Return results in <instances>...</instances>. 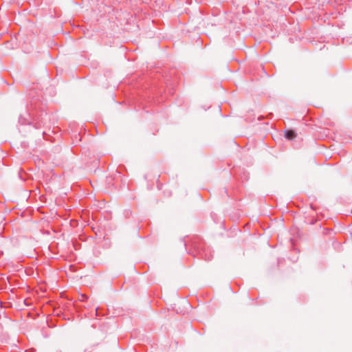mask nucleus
Instances as JSON below:
<instances>
[{"label":"nucleus","instance_id":"f257e3e1","mask_svg":"<svg viewBox=\"0 0 352 352\" xmlns=\"http://www.w3.org/2000/svg\"><path fill=\"white\" fill-rule=\"evenodd\" d=\"M285 138L288 140H292L296 137V134L293 131H287L285 132Z\"/></svg>","mask_w":352,"mask_h":352},{"label":"nucleus","instance_id":"f03ea898","mask_svg":"<svg viewBox=\"0 0 352 352\" xmlns=\"http://www.w3.org/2000/svg\"><path fill=\"white\" fill-rule=\"evenodd\" d=\"M86 298H87V296H85V295H82V296H81L80 300L83 301V300H85Z\"/></svg>","mask_w":352,"mask_h":352}]
</instances>
